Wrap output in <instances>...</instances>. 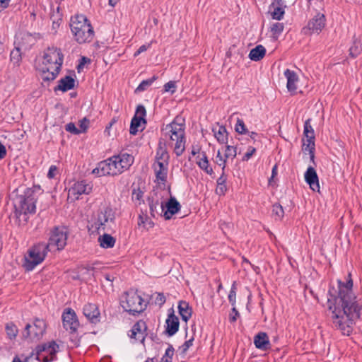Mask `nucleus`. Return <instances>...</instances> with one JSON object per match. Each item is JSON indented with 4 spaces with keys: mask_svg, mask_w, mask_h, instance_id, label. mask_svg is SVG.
<instances>
[{
    "mask_svg": "<svg viewBox=\"0 0 362 362\" xmlns=\"http://www.w3.org/2000/svg\"><path fill=\"white\" fill-rule=\"evenodd\" d=\"M337 295L334 288H329L328 294L334 298L332 303L328 298V308L332 313L331 318L333 327L343 335L349 336L357 320L362 313V300L353 292L351 274L349 273L345 281L337 280Z\"/></svg>",
    "mask_w": 362,
    "mask_h": 362,
    "instance_id": "obj_1",
    "label": "nucleus"
},
{
    "mask_svg": "<svg viewBox=\"0 0 362 362\" xmlns=\"http://www.w3.org/2000/svg\"><path fill=\"white\" fill-rule=\"evenodd\" d=\"M134 158L127 153H120L100 161L93 170V173L98 176H117L128 170L134 163Z\"/></svg>",
    "mask_w": 362,
    "mask_h": 362,
    "instance_id": "obj_2",
    "label": "nucleus"
},
{
    "mask_svg": "<svg viewBox=\"0 0 362 362\" xmlns=\"http://www.w3.org/2000/svg\"><path fill=\"white\" fill-rule=\"evenodd\" d=\"M177 117L163 129L165 136L169 139L168 145L174 146V152L177 156H180L185 150V125L180 122Z\"/></svg>",
    "mask_w": 362,
    "mask_h": 362,
    "instance_id": "obj_3",
    "label": "nucleus"
},
{
    "mask_svg": "<svg viewBox=\"0 0 362 362\" xmlns=\"http://www.w3.org/2000/svg\"><path fill=\"white\" fill-rule=\"evenodd\" d=\"M120 305L124 311L132 315L142 313L146 307L144 299L138 294L137 291L132 288L121 296Z\"/></svg>",
    "mask_w": 362,
    "mask_h": 362,
    "instance_id": "obj_4",
    "label": "nucleus"
},
{
    "mask_svg": "<svg viewBox=\"0 0 362 362\" xmlns=\"http://www.w3.org/2000/svg\"><path fill=\"white\" fill-rule=\"evenodd\" d=\"M37 198L31 188H27L23 194L18 196L14 204L15 214L17 218L21 214H34L36 210Z\"/></svg>",
    "mask_w": 362,
    "mask_h": 362,
    "instance_id": "obj_5",
    "label": "nucleus"
},
{
    "mask_svg": "<svg viewBox=\"0 0 362 362\" xmlns=\"http://www.w3.org/2000/svg\"><path fill=\"white\" fill-rule=\"evenodd\" d=\"M51 248L47 243L41 242L34 245L25 257L23 267L26 271H32L45 259Z\"/></svg>",
    "mask_w": 362,
    "mask_h": 362,
    "instance_id": "obj_6",
    "label": "nucleus"
},
{
    "mask_svg": "<svg viewBox=\"0 0 362 362\" xmlns=\"http://www.w3.org/2000/svg\"><path fill=\"white\" fill-rule=\"evenodd\" d=\"M67 238V228L64 226H56L51 230L47 243L50 248L56 247L58 250H61L66 246Z\"/></svg>",
    "mask_w": 362,
    "mask_h": 362,
    "instance_id": "obj_7",
    "label": "nucleus"
},
{
    "mask_svg": "<svg viewBox=\"0 0 362 362\" xmlns=\"http://www.w3.org/2000/svg\"><path fill=\"white\" fill-rule=\"evenodd\" d=\"M46 322L42 319L36 318L33 325L27 324L22 333L23 337L31 340H39L43 336L46 330Z\"/></svg>",
    "mask_w": 362,
    "mask_h": 362,
    "instance_id": "obj_8",
    "label": "nucleus"
},
{
    "mask_svg": "<svg viewBox=\"0 0 362 362\" xmlns=\"http://www.w3.org/2000/svg\"><path fill=\"white\" fill-rule=\"evenodd\" d=\"M64 61V54L60 48L57 47H47L43 55V66H59L62 68Z\"/></svg>",
    "mask_w": 362,
    "mask_h": 362,
    "instance_id": "obj_9",
    "label": "nucleus"
},
{
    "mask_svg": "<svg viewBox=\"0 0 362 362\" xmlns=\"http://www.w3.org/2000/svg\"><path fill=\"white\" fill-rule=\"evenodd\" d=\"M115 219V214L112 209L110 207H105L98 214L96 221L94 223V226L97 229L98 233L101 230H105L107 228V224L109 222H112Z\"/></svg>",
    "mask_w": 362,
    "mask_h": 362,
    "instance_id": "obj_10",
    "label": "nucleus"
},
{
    "mask_svg": "<svg viewBox=\"0 0 362 362\" xmlns=\"http://www.w3.org/2000/svg\"><path fill=\"white\" fill-rule=\"evenodd\" d=\"M63 326L71 333H75L78 327L79 322L75 311L71 308H66L62 313Z\"/></svg>",
    "mask_w": 362,
    "mask_h": 362,
    "instance_id": "obj_11",
    "label": "nucleus"
},
{
    "mask_svg": "<svg viewBox=\"0 0 362 362\" xmlns=\"http://www.w3.org/2000/svg\"><path fill=\"white\" fill-rule=\"evenodd\" d=\"M147 326L144 321L139 320L136 322L128 333V336L135 340L144 343L146 336Z\"/></svg>",
    "mask_w": 362,
    "mask_h": 362,
    "instance_id": "obj_12",
    "label": "nucleus"
},
{
    "mask_svg": "<svg viewBox=\"0 0 362 362\" xmlns=\"http://www.w3.org/2000/svg\"><path fill=\"white\" fill-rule=\"evenodd\" d=\"M92 191V185L86 180L75 182L69 190V194L78 199L82 194H88Z\"/></svg>",
    "mask_w": 362,
    "mask_h": 362,
    "instance_id": "obj_13",
    "label": "nucleus"
},
{
    "mask_svg": "<svg viewBox=\"0 0 362 362\" xmlns=\"http://www.w3.org/2000/svg\"><path fill=\"white\" fill-rule=\"evenodd\" d=\"M83 313L92 324H98L100 321V313L95 303H88L83 308Z\"/></svg>",
    "mask_w": 362,
    "mask_h": 362,
    "instance_id": "obj_14",
    "label": "nucleus"
},
{
    "mask_svg": "<svg viewBox=\"0 0 362 362\" xmlns=\"http://www.w3.org/2000/svg\"><path fill=\"white\" fill-rule=\"evenodd\" d=\"M40 33L31 34L28 32H20L16 35L14 45H34L38 39H41Z\"/></svg>",
    "mask_w": 362,
    "mask_h": 362,
    "instance_id": "obj_15",
    "label": "nucleus"
},
{
    "mask_svg": "<svg viewBox=\"0 0 362 362\" xmlns=\"http://www.w3.org/2000/svg\"><path fill=\"white\" fill-rule=\"evenodd\" d=\"M73 35L78 43H89L93 39L94 31L92 25L84 26L82 30L73 33Z\"/></svg>",
    "mask_w": 362,
    "mask_h": 362,
    "instance_id": "obj_16",
    "label": "nucleus"
},
{
    "mask_svg": "<svg viewBox=\"0 0 362 362\" xmlns=\"http://www.w3.org/2000/svg\"><path fill=\"white\" fill-rule=\"evenodd\" d=\"M91 24L87 17L83 14H76L71 18L70 27L72 33L82 30L84 26H90Z\"/></svg>",
    "mask_w": 362,
    "mask_h": 362,
    "instance_id": "obj_17",
    "label": "nucleus"
},
{
    "mask_svg": "<svg viewBox=\"0 0 362 362\" xmlns=\"http://www.w3.org/2000/svg\"><path fill=\"white\" fill-rule=\"evenodd\" d=\"M305 182L310 189L315 192L320 191L319 179L316 170L312 166H309L304 175Z\"/></svg>",
    "mask_w": 362,
    "mask_h": 362,
    "instance_id": "obj_18",
    "label": "nucleus"
},
{
    "mask_svg": "<svg viewBox=\"0 0 362 362\" xmlns=\"http://www.w3.org/2000/svg\"><path fill=\"white\" fill-rule=\"evenodd\" d=\"M164 207L163 216L166 220H169L180 211L181 206L175 197H171L164 204Z\"/></svg>",
    "mask_w": 362,
    "mask_h": 362,
    "instance_id": "obj_19",
    "label": "nucleus"
},
{
    "mask_svg": "<svg viewBox=\"0 0 362 362\" xmlns=\"http://www.w3.org/2000/svg\"><path fill=\"white\" fill-rule=\"evenodd\" d=\"M165 324V332L169 337L173 336L178 331L180 325L179 319L174 314L173 310L168 314Z\"/></svg>",
    "mask_w": 362,
    "mask_h": 362,
    "instance_id": "obj_20",
    "label": "nucleus"
},
{
    "mask_svg": "<svg viewBox=\"0 0 362 362\" xmlns=\"http://www.w3.org/2000/svg\"><path fill=\"white\" fill-rule=\"evenodd\" d=\"M325 16L320 13H317L308 23V28L313 33H319L325 25Z\"/></svg>",
    "mask_w": 362,
    "mask_h": 362,
    "instance_id": "obj_21",
    "label": "nucleus"
},
{
    "mask_svg": "<svg viewBox=\"0 0 362 362\" xmlns=\"http://www.w3.org/2000/svg\"><path fill=\"white\" fill-rule=\"evenodd\" d=\"M61 69L59 66H43L41 69V78L44 82L49 83L54 81L58 76Z\"/></svg>",
    "mask_w": 362,
    "mask_h": 362,
    "instance_id": "obj_22",
    "label": "nucleus"
},
{
    "mask_svg": "<svg viewBox=\"0 0 362 362\" xmlns=\"http://www.w3.org/2000/svg\"><path fill=\"white\" fill-rule=\"evenodd\" d=\"M255 346L262 351H267L271 348L269 337L265 332H259L254 337Z\"/></svg>",
    "mask_w": 362,
    "mask_h": 362,
    "instance_id": "obj_23",
    "label": "nucleus"
},
{
    "mask_svg": "<svg viewBox=\"0 0 362 362\" xmlns=\"http://www.w3.org/2000/svg\"><path fill=\"white\" fill-rule=\"evenodd\" d=\"M153 168L157 180L165 183L167 180L168 164L161 161L156 162Z\"/></svg>",
    "mask_w": 362,
    "mask_h": 362,
    "instance_id": "obj_24",
    "label": "nucleus"
},
{
    "mask_svg": "<svg viewBox=\"0 0 362 362\" xmlns=\"http://www.w3.org/2000/svg\"><path fill=\"white\" fill-rule=\"evenodd\" d=\"M284 76L287 79L286 88L290 92H295L297 89V82L298 81V76L297 74L288 69L284 71Z\"/></svg>",
    "mask_w": 362,
    "mask_h": 362,
    "instance_id": "obj_25",
    "label": "nucleus"
},
{
    "mask_svg": "<svg viewBox=\"0 0 362 362\" xmlns=\"http://www.w3.org/2000/svg\"><path fill=\"white\" fill-rule=\"evenodd\" d=\"M74 86V79L70 76H66L58 81V85L54 87V91L62 90V92H66L73 89Z\"/></svg>",
    "mask_w": 362,
    "mask_h": 362,
    "instance_id": "obj_26",
    "label": "nucleus"
},
{
    "mask_svg": "<svg viewBox=\"0 0 362 362\" xmlns=\"http://www.w3.org/2000/svg\"><path fill=\"white\" fill-rule=\"evenodd\" d=\"M214 135L217 141L221 144H227L228 140V132L226 128L223 126H218L212 129Z\"/></svg>",
    "mask_w": 362,
    "mask_h": 362,
    "instance_id": "obj_27",
    "label": "nucleus"
},
{
    "mask_svg": "<svg viewBox=\"0 0 362 362\" xmlns=\"http://www.w3.org/2000/svg\"><path fill=\"white\" fill-rule=\"evenodd\" d=\"M197 158V164L202 170L209 175L214 174L213 168L209 165L208 158L205 152L202 151Z\"/></svg>",
    "mask_w": 362,
    "mask_h": 362,
    "instance_id": "obj_28",
    "label": "nucleus"
},
{
    "mask_svg": "<svg viewBox=\"0 0 362 362\" xmlns=\"http://www.w3.org/2000/svg\"><path fill=\"white\" fill-rule=\"evenodd\" d=\"M315 138H310V136H309V138H305V139L303 140L302 147V149L304 152L308 151L310 161H312L313 163H315Z\"/></svg>",
    "mask_w": 362,
    "mask_h": 362,
    "instance_id": "obj_29",
    "label": "nucleus"
},
{
    "mask_svg": "<svg viewBox=\"0 0 362 362\" xmlns=\"http://www.w3.org/2000/svg\"><path fill=\"white\" fill-rule=\"evenodd\" d=\"M149 210L152 217L162 216L165 210L164 204L163 202L159 203L158 200L156 202L152 200L149 202Z\"/></svg>",
    "mask_w": 362,
    "mask_h": 362,
    "instance_id": "obj_30",
    "label": "nucleus"
},
{
    "mask_svg": "<svg viewBox=\"0 0 362 362\" xmlns=\"http://www.w3.org/2000/svg\"><path fill=\"white\" fill-rule=\"evenodd\" d=\"M178 310L183 321L187 322L191 317L192 308L186 301L181 300L179 302Z\"/></svg>",
    "mask_w": 362,
    "mask_h": 362,
    "instance_id": "obj_31",
    "label": "nucleus"
},
{
    "mask_svg": "<svg viewBox=\"0 0 362 362\" xmlns=\"http://www.w3.org/2000/svg\"><path fill=\"white\" fill-rule=\"evenodd\" d=\"M98 242L101 247L108 249L112 248L115 246L116 239L110 234L104 233L103 235L99 236Z\"/></svg>",
    "mask_w": 362,
    "mask_h": 362,
    "instance_id": "obj_32",
    "label": "nucleus"
},
{
    "mask_svg": "<svg viewBox=\"0 0 362 362\" xmlns=\"http://www.w3.org/2000/svg\"><path fill=\"white\" fill-rule=\"evenodd\" d=\"M50 19L52 21V30L54 33H56L62 22V14L59 6L57 8V11L51 14Z\"/></svg>",
    "mask_w": 362,
    "mask_h": 362,
    "instance_id": "obj_33",
    "label": "nucleus"
},
{
    "mask_svg": "<svg viewBox=\"0 0 362 362\" xmlns=\"http://www.w3.org/2000/svg\"><path fill=\"white\" fill-rule=\"evenodd\" d=\"M266 54L265 47H255L249 53L248 57L254 62L260 61Z\"/></svg>",
    "mask_w": 362,
    "mask_h": 362,
    "instance_id": "obj_34",
    "label": "nucleus"
},
{
    "mask_svg": "<svg viewBox=\"0 0 362 362\" xmlns=\"http://www.w3.org/2000/svg\"><path fill=\"white\" fill-rule=\"evenodd\" d=\"M228 177L225 173H222L220 177L217 179V187L216 189V194L218 195H224L227 191V182Z\"/></svg>",
    "mask_w": 362,
    "mask_h": 362,
    "instance_id": "obj_35",
    "label": "nucleus"
},
{
    "mask_svg": "<svg viewBox=\"0 0 362 362\" xmlns=\"http://www.w3.org/2000/svg\"><path fill=\"white\" fill-rule=\"evenodd\" d=\"M58 350L59 345L54 341H52L43 344L42 346H39L38 352L47 351L50 355H55Z\"/></svg>",
    "mask_w": 362,
    "mask_h": 362,
    "instance_id": "obj_36",
    "label": "nucleus"
},
{
    "mask_svg": "<svg viewBox=\"0 0 362 362\" xmlns=\"http://www.w3.org/2000/svg\"><path fill=\"white\" fill-rule=\"evenodd\" d=\"M158 79V76L154 75L151 78L142 81L137 88L135 89V93H141L146 90L152 83Z\"/></svg>",
    "mask_w": 362,
    "mask_h": 362,
    "instance_id": "obj_37",
    "label": "nucleus"
},
{
    "mask_svg": "<svg viewBox=\"0 0 362 362\" xmlns=\"http://www.w3.org/2000/svg\"><path fill=\"white\" fill-rule=\"evenodd\" d=\"M271 11V16L273 19L281 21L285 13V8L280 6H269Z\"/></svg>",
    "mask_w": 362,
    "mask_h": 362,
    "instance_id": "obj_38",
    "label": "nucleus"
},
{
    "mask_svg": "<svg viewBox=\"0 0 362 362\" xmlns=\"http://www.w3.org/2000/svg\"><path fill=\"white\" fill-rule=\"evenodd\" d=\"M141 122L146 124V121L145 119L133 117L131 121L129 133L132 135H136L138 132V127L141 125Z\"/></svg>",
    "mask_w": 362,
    "mask_h": 362,
    "instance_id": "obj_39",
    "label": "nucleus"
},
{
    "mask_svg": "<svg viewBox=\"0 0 362 362\" xmlns=\"http://www.w3.org/2000/svg\"><path fill=\"white\" fill-rule=\"evenodd\" d=\"M284 216V211L282 206L276 203L272 206V216L276 221H281Z\"/></svg>",
    "mask_w": 362,
    "mask_h": 362,
    "instance_id": "obj_40",
    "label": "nucleus"
},
{
    "mask_svg": "<svg viewBox=\"0 0 362 362\" xmlns=\"http://www.w3.org/2000/svg\"><path fill=\"white\" fill-rule=\"evenodd\" d=\"M156 158V162L161 161L163 162L164 163L168 164V160L169 158V156L166 149L160 146V148L157 151Z\"/></svg>",
    "mask_w": 362,
    "mask_h": 362,
    "instance_id": "obj_41",
    "label": "nucleus"
},
{
    "mask_svg": "<svg viewBox=\"0 0 362 362\" xmlns=\"http://www.w3.org/2000/svg\"><path fill=\"white\" fill-rule=\"evenodd\" d=\"M310 119H308L304 122L303 135L305 138H315V132L313 127L310 124Z\"/></svg>",
    "mask_w": 362,
    "mask_h": 362,
    "instance_id": "obj_42",
    "label": "nucleus"
},
{
    "mask_svg": "<svg viewBox=\"0 0 362 362\" xmlns=\"http://www.w3.org/2000/svg\"><path fill=\"white\" fill-rule=\"evenodd\" d=\"M21 54L22 52L21 47H14V48L11 51V60L14 64H18L21 59Z\"/></svg>",
    "mask_w": 362,
    "mask_h": 362,
    "instance_id": "obj_43",
    "label": "nucleus"
},
{
    "mask_svg": "<svg viewBox=\"0 0 362 362\" xmlns=\"http://www.w3.org/2000/svg\"><path fill=\"white\" fill-rule=\"evenodd\" d=\"M235 131L239 134H246L248 132L247 129L242 119L238 118L235 125Z\"/></svg>",
    "mask_w": 362,
    "mask_h": 362,
    "instance_id": "obj_44",
    "label": "nucleus"
},
{
    "mask_svg": "<svg viewBox=\"0 0 362 362\" xmlns=\"http://www.w3.org/2000/svg\"><path fill=\"white\" fill-rule=\"evenodd\" d=\"M6 332L9 339H12L17 336L18 329L14 324L9 323L6 325Z\"/></svg>",
    "mask_w": 362,
    "mask_h": 362,
    "instance_id": "obj_45",
    "label": "nucleus"
},
{
    "mask_svg": "<svg viewBox=\"0 0 362 362\" xmlns=\"http://www.w3.org/2000/svg\"><path fill=\"white\" fill-rule=\"evenodd\" d=\"M174 351L173 345L169 344L168 349L165 350V354L161 358V362H172Z\"/></svg>",
    "mask_w": 362,
    "mask_h": 362,
    "instance_id": "obj_46",
    "label": "nucleus"
},
{
    "mask_svg": "<svg viewBox=\"0 0 362 362\" xmlns=\"http://www.w3.org/2000/svg\"><path fill=\"white\" fill-rule=\"evenodd\" d=\"M237 155V148L233 146L226 145L224 157L226 158H235Z\"/></svg>",
    "mask_w": 362,
    "mask_h": 362,
    "instance_id": "obj_47",
    "label": "nucleus"
},
{
    "mask_svg": "<svg viewBox=\"0 0 362 362\" xmlns=\"http://www.w3.org/2000/svg\"><path fill=\"white\" fill-rule=\"evenodd\" d=\"M236 285L235 282H233V284L231 286L230 291L229 292L228 298L230 302V303L234 306L235 305V298H236Z\"/></svg>",
    "mask_w": 362,
    "mask_h": 362,
    "instance_id": "obj_48",
    "label": "nucleus"
},
{
    "mask_svg": "<svg viewBox=\"0 0 362 362\" xmlns=\"http://www.w3.org/2000/svg\"><path fill=\"white\" fill-rule=\"evenodd\" d=\"M90 62H91L90 59H89L86 57L82 56L80 58L78 64L76 66L77 71L78 73H80L83 69L85 64H90Z\"/></svg>",
    "mask_w": 362,
    "mask_h": 362,
    "instance_id": "obj_49",
    "label": "nucleus"
},
{
    "mask_svg": "<svg viewBox=\"0 0 362 362\" xmlns=\"http://www.w3.org/2000/svg\"><path fill=\"white\" fill-rule=\"evenodd\" d=\"M146 114V108L143 105H139L136 107V112L134 117L137 118L145 119Z\"/></svg>",
    "mask_w": 362,
    "mask_h": 362,
    "instance_id": "obj_50",
    "label": "nucleus"
},
{
    "mask_svg": "<svg viewBox=\"0 0 362 362\" xmlns=\"http://www.w3.org/2000/svg\"><path fill=\"white\" fill-rule=\"evenodd\" d=\"M65 129H66V131H67L73 134H75V135H77V134H79L81 133V131H80L78 128H76V127L75 126V124L73 122L68 123L65 126Z\"/></svg>",
    "mask_w": 362,
    "mask_h": 362,
    "instance_id": "obj_51",
    "label": "nucleus"
},
{
    "mask_svg": "<svg viewBox=\"0 0 362 362\" xmlns=\"http://www.w3.org/2000/svg\"><path fill=\"white\" fill-rule=\"evenodd\" d=\"M166 298L163 293H156V297L154 299V303L156 305H158L160 307L162 306L165 303Z\"/></svg>",
    "mask_w": 362,
    "mask_h": 362,
    "instance_id": "obj_52",
    "label": "nucleus"
},
{
    "mask_svg": "<svg viewBox=\"0 0 362 362\" xmlns=\"http://www.w3.org/2000/svg\"><path fill=\"white\" fill-rule=\"evenodd\" d=\"M164 90L165 92H170L172 94L176 90L175 81H170L164 85Z\"/></svg>",
    "mask_w": 362,
    "mask_h": 362,
    "instance_id": "obj_53",
    "label": "nucleus"
},
{
    "mask_svg": "<svg viewBox=\"0 0 362 362\" xmlns=\"http://www.w3.org/2000/svg\"><path fill=\"white\" fill-rule=\"evenodd\" d=\"M194 337H191L189 339L187 340L180 347V349L182 350V354H185L187 350L193 345Z\"/></svg>",
    "mask_w": 362,
    "mask_h": 362,
    "instance_id": "obj_54",
    "label": "nucleus"
},
{
    "mask_svg": "<svg viewBox=\"0 0 362 362\" xmlns=\"http://www.w3.org/2000/svg\"><path fill=\"white\" fill-rule=\"evenodd\" d=\"M349 55L352 58H356L362 52V47H350L349 49Z\"/></svg>",
    "mask_w": 362,
    "mask_h": 362,
    "instance_id": "obj_55",
    "label": "nucleus"
},
{
    "mask_svg": "<svg viewBox=\"0 0 362 362\" xmlns=\"http://www.w3.org/2000/svg\"><path fill=\"white\" fill-rule=\"evenodd\" d=\"M89 119L86 117L83 118L79 121V130L81 131V133L86 132L89 126Z\"/></svg>",
    "mask_w": 362,
    "mask_h": 362,
    "instance_id": "obj_56",
    "label": "nucleus"
},
{
    "mask_svg": "<svg viewBox=\"0 0 362 362\" xmlns=\"http://www.w3.org/2000/svg\"><path fill=\"white\" fill-rule=\"evenodd\" d=\"M255 152H256V148L255 147L249 146L247 148V151L243 156L242 160L243 161L249 160Z\"/></svg>",
    "mask_w": 362,
    "mask_h": 362,
    "instance_id": "obj_57",
    "label": "nucleus"
},
{
    "mask_svg": "<svg viewBox=\"0 0 362 362\" xmlns=\"http://www.w3.org/2000/svg\"><path fill=\"white\" fill-rule=\"evenodd\" d=\"M240 316L239 312L235 308V305L233 306L232 313L230 314L229 319L231 322H234L237 320V318Z\"/></svg>",
    "mask_w": 362,
    "mask_h": 362,
    "instance_id": "obj_58",
    "label": "nucleus"
},
{
    "mask_svg": "<svg viewBox=\"0 0 362 362\" xmlns=\"http://www.w3.org/2000/svg\"><path fill=\"white\" fill-rule=\"evenodd\" d=\"M57 173V168L56 165H52L48 170L47 177L49 179H52L55 177Z\"/></svg>",
    "mask_w": 362,
    "mask_h": 362,
    "instance_id": "obj_59",
    "label": "nucleus"
},
{
    "mask_svg": "<svg viewBox=\"0 0 362 362\" xmlns=\"http://www.w3.org/2000/svg\"><path fill=\"white\" fill-rule=\"evenodd\" d=\"M247 134H249L250 139L253 141L254 144H256V142L260 141V139H259L260 136L257 132H248Z\"/></svg>",
    "mask_w": 362,
    "mask_h": 362,
    "instance_id": "obj_60",
    "label": "nucleus"
},
{
    "mask_svg": "<svg viewBox=\"0 0 362 362\" xmlns=\"http://www.w3.org/2000/svg\"><path fill=\"white\" fill-rule=\"evenodd\" d=\"M283 28H284L283 24L276 23L273 24V25L272 27V30L274 31V33H280L283 30Z\"/></svg>",
    "mask_w": 362,
    "mask_h": 362,
    "instance_id": "obj_61",
    "label": "nucleus"
},
{
    "mask_svg": "<svg viewBox=\"0 0 362 362\" xmlns=\"http://www.w3.org/2000/svg\"><path fill=\"white\" fill-rule=\"evenodd\" d=\"M271 6H280L286 8L284 0H274Z\"/></svg>",
    "mask_w": 362,
    "mask_h": 362,
    "instance_id": "obj_62",
    "label": "nucleus"
},
{
    "mask_svg": "<svg viewBox=\"0 0 362 362\" xmlns=\"http://www.w3.org/2000/svg\"><path fill=\"white\" fill-rule=\"evenodd\" d=\"M11 0H0V12L8 8Z\"/></svg>",
    "mask_w": 362,
    "mask_h": 362,
    "instance_id": "obj_63",
    "label": "nucleus"
},
{
    "mask_svg": "<svg viewBox=\"0 0 362 362\" xmlns=\"http://www.w3.org/2000/svg\"><path fill=\"white\" fill-rule=\"evenodd\" d=\"M6 156V147L0 141V160L4 158Z\"/></svg>",
    "mask_w": 362,
    "mask_h": 362,
    "instance_id": "obj_64",
    "label": "nucleus"
}]
</instances>
